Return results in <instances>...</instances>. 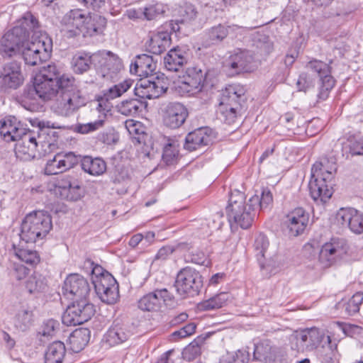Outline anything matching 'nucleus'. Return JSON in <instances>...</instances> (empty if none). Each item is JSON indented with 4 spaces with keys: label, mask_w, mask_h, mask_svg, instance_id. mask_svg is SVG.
Returning a JSON list of instances; mask_svg holds the SVG:
<instances>
[{
    "label": "nucleus",
    "mask_w": 363,
    "mask_h": 363,
    "mask_svg": "<svg viewBox=\"0 0 363 363\" xmlns=\"http://www.w3.org/2000/svg\"><path fill=\"white\" fill-rule=\"evenodd\" d=\"M259 196H252L246 201L244 193L234 190L231 191L226 207V214L230 225H236L242 229L250 228L255 217L258 208Z\"/></svg>",
    "instance_id": "obj_1"
},
{
    "label": "nucleus",
    "mask_w": 363,
    "mask_h": 363,
    "mask_svg": "<svg viewBox=\"0 0 363 363\" xmlns=\"http://www.w3.org/2000/svg\"><path fill=\"white\" fill-rule=\"evenodd\" d=\"M37 21L30 13H27L20 24L8 30L0 41V55L10 58L21 53L30 32L35 27Z\"/></svg>",
    "instance_id": "obj_2"
},
{
    "label": "nucleus",
    "mask_w": 363,
    "mask_h": 363,
    "mask_svg": "<svg viewBox=\"0 0 363 363\" xmlns=\"http://www.w3.org/2000/svg\"><path fill=\"white\" fill-rule=\"evenodd\" d=\"M52 228L50 215L43 211L28 213L21 224V238L26 242H35L43 239Z\"/></svg>",
    "instance_id": "obj_3"
},
{
    "label": "nucleus",
    "mask_w": 363,
    "mask_h": 363,
    "mask_svg": "<svg viewBox=\"0 0 363 363\" xmlns=\"http://www.w3.org/2000/svg\"><path fill=\"white\" fill-rule=\"evenodd\" d=\"M211 72H203L197 67H188L179 82L178 89L182 94L194 95L199 93L206 86H213L210 77Z\"/></svg>",
    "instance_id": "obj_4"
},
{
    "label": "nucleus",
    "mask_w": 363,
    "mask_h": 363,
    "mask_svg": "<svg viewBox=\"0 0 363 363\" xmlns=\"http://www.w3.org/2000/svg\"><path fill=\"white\" fill-rule=\"evenodd\" d=\"M93 65L97 75L106 81L113 80L123 69L121 60L110 51H99L94 53Z\"/></svg>",
    "instance_id": "obj_5"
},
{
    "label": "nucleus",
    "mask_w": 363,
    "mask_h": 363,
    "mask_svg": "<svg viewBox=\"0 0 363 363\" xmlns=\"http://www.w3.org/2000/svg\"><path fill=\"white\" fill-rule=\"evenodd\" d=\"M202 286L201 275L192 267H186L177 273L174 286L180 296L198 294Z\"/></svg>",
    "instance_id": "obj_6"
},
{
    "label": "nucleus",
    "mask_w": 363,
    "mask_h": 363,
    "mask_svg": "<svg viewBox=\"0 0 363 363\" xmlns=\"http://www.w3.org/2000/svg\"><path fill=\"white\" fill-rule=\"evenodd\" d=\"M306 68L315 74L320 78V87L318 99L325 101L335 86V79L331 75V67L329 64L316 59H313L307 62Z\"/></svg>",
    "instance_id": "obj_7"
},
{
    "label": "nucleus",
    "mask_w": 363,
    "mask_h": 363,
    "mask_svg": "<svg viewBox=\"0 0 363 363\" xmlns=\"http://www.w3.org/2000/svg\"><path fill=\"white\" fill-rule=\"evenodd\" d=\"M348 250L345 239L333 238L322 245L319 253L320 262L325 267H330L340 261L347 254Z\"/></svg>",
    "instance_id": "obj_8"
},
{
    "label": "nucleus",
    "mask_w": 363,
    "mask_h": 363,
    "mask_svg": "<svg viewBox=\"0 0 363 363\" xmlns=\"http://www.w3.org/2000/svg\"><path fill=\"white\" fill-rule=\"evenodd\" d=\"M225 67L231 75L251 72L254 69V57L247 50L235 49L226 60Z\"/></svg>",
    "instance_id": "obj_9"
},
{
    "label": "nucleus",
    "mask_w": 363,
    "mask_h": 363,
    "mask_svg": "<svg viewBox=\"0 0 363 363\" xmlns=\"http://www.w3.org/2000/svg\"><path fill=\"white\" fill-rule=\"evenodd\" d=\"M86 14L80 9H73L67 13L60 22V33L67 38L84 36V23Z\"/></svg>",
    "instance_id": "obj_10"
},
{
    "label": "nucleus",
    "mask_w": 363,
    "mask_h": 363,
    "mask_svg": "<svg viewBox=\"0 0 363 363\" xmlns=\"http://www.w3.org/2000/svg\"><path fill=\"white\" fill-rule=\"evenodd\" d=\"M321 337L320 332L317 328L297 330L293 335L291 349L298 353L313 350L320 342Z\"/></svg>",
    "instance_id": "obj_11"
},
{
    "label": "nucleus",
    "mask_w": 363,
    "mask_h": 363,
    "mask_svg": "<svg viewBox=\"0 0 363 363\" xmlns=\"http://www.w3.org/2000/svg\"><path fill=\"white\" fill-rule=\"evenodd\" d=\"M39 138L38 131L35 132L27 129L26 133H23L16 143L14 151L16 157L25 161L30 160L35 157L36 153L38 152Z\"/></svg>",
    "instance_id": "obj_12"
},
{
    "label": "nucleus",
    "mask_w": 363,
    "mask_h": 363,
    "mask_svg": "<svg viewBox=\"0 0 363 363\" xmlns=\"http://www.w3.org/2000/svg\"><path fill=\"white\" fill-rule=\"evenodd\" d=\"M93 285L101 301L108 304H113L116 301L118 296V285L111 274L95 279Z\"/></svg>",
    "instance_id": "obj_13"
},
{
    "label": "nucleus",
    "mask_w": 363,
    "mask_h": 363,
    "mask_svg": "<svg viewBox=\"0 0 363 363\" xmlns=\"http://www.w3.org/2000/svg\"><path fill=\"white\" fill-rule=\"evenodd\" d=\"M56 96L57 99L52 106V109L62 116H69L85 104L84 99L79 94L66 93Z\"/></svg>",
    "instance_id": "obj_14"
},
{
    "label": "nucleus",
    "mask_w": 363,
    "mask_h": 363,
    "mask_svg": "<svg viewBox=\"0 0 363 363\" xmlns=\"http://www.w3.org/2000/svg\"><path fill=\"white\" fill-rule=\"evenodd\" d=\"M79 162V157L72 152L57 153L51 160H48L44 168L46 175H55L62 173L74 167Z\"/></svg>",
    "instance_id": "obj_15"
},
{
    "label": "nucleus",
    "mask_w": 363,
    "mask_h": 363,
    "mask_svg": "<svg viewBox=\"0 0 363 363\" xmlns=\"http://www.w3.org/2000/svg\"><path fill=\"white\" fill-rule=\"evenodd\" d=\"M0 85L1 88L16 89L23 82L21 64L16 61L5 63L0 69Z\"/></svg>",
    "instance_id": "obj_16"
},
{
    "label": "nucleus",
    "mask_w": 363,
    "mask_h": 363,
    "mask_svg": "<svg viewBox=\"0 0 363 363\" xmlns=\"http://www.w3.org/2000/svg\"><path fill=\"white\" fill-rule=\"evenodd\" d=\"M49 45L45 47V43L42 40L25 42L21 53L26 65L30 66L37 65L48 57Z\"/></svg>",
    "instance_id": "obj_17"
},
{
    "label": "nucleus",
    "mask_w": 363,
    "mask_h": 363,
    "mask_svg": "<svg viewBox=\"0 0 363 363\" xmlns=\"http://www.w3.org/2000/svg\"><path fill=\"white\" fill-rule=\"evenodd\" d=\"M171 298L172 296L166 289H156L142 296L138 301V306L143 311L157 312Z\"/></svg>",
    "instance_id": "obj_18"
},
{
    "label": "nucleus",
    "mask_w": 363,
    "mask_h": 363,
    "mask_svg": "<svg viewBox=\"0 0 363 363\" xmlns=\"http://www.w3.org/2000/svg\"><path fill=\"white\" fill-rule=\"evenodd\" d=\"M65 295H70L75 299L87 298L90 292L88 281L78 274H69L65 279L63 286Z\"/></svg>",
    "instance_id": "obj_19"
},
{
    "label": "nucleus",
    "mask_w": 363,
    "mask_h": 363,
    "mask_svg": "<svg viewBox=\"0 0 363 363\" xmlns=\"http://www.w3.org/2000/svg\"><path fill=\"white\" fill-rule=\"evenodd\" d=\"M336 220L352 233H363V213L354 208H341L337 212Z\"/></svg>",
    "instance_id": "obj_20"
},
{
    "label": "nucleus",
    "mask_w": 363,
    "mask_h": 363,
    "mask_svg": "<svg viewBox=\"0 0 363 363\" xmlns=\"http://www.w3.org/2000/svg\"><path fill=\"white\" fill-rule=\"evenodd\" d=\"M269 247V241L264 235L259 234L256 237L254 243L255 257L263 274L269 278L272 267V256L268 252Z\"/></svg>",
    "instance_id": "obj_21"
},
{
    "label": "nucleus",
    "mask_w": 363,
    "mask_h": 363,
    "mask_svg": "<svg viewBox=\"0 0 363 363\" xmlns=\"http://www.w3.org/2000/svg\"><path fill=\"white\" fill-rule=\"evenodd\" d=\"M188 116L185 106L179 102H172L165 108L163 122L169 128H179L184 123Z\"/></svg>",
    "instance_id": "obj_22"
},
{
    "label": "nucleus",
    "mask_w": 363,
    "mask_h": 363,
    "mask_svg": "<svg viewBox=\"0 0 363 363\" xmlns=\"http://www.w3.org/2000/svg\"><path fill=\"white\" fill-rule=\"evenodd\" d=\"M241 28L237 25L230 26L225 23L215 25L205 31L203 45L205 47L217 45L222 43L230 33L237 32Z\"/></svg>",
    "instance_id": "obj_23"
},
{
    "label": "nucleus",
    "mask_w": 363,
    "mask_h": 363,
    "mask_svg": "<svg viewBox=\"0 0 363 363\" xmlns=\"http://www.w3.org/2000/svg\"><path fill=\"white\" fill-rule=\"evenodd\" d=\"M189 50L186 45H178L170 49L164 57L165 68L170 72H179L186 65Z\"/></svg>",
    "instance_id": "obj_24"
},
{
    "label": "nucleus",
    "mask_w": 363,
    "mask_h": 363,
    "mask_svg": "<svg viewBox=\"0 0 363 363\" xmlns=\"http://www.w3.org/2000/svg\"><path fill=\"white\" fill-rule=\"evenodd\" d=\"M214 135L212 130L207 127L198 128L186 136L184 149L194 151L213 143Z\"/></svg>",
    "instance_id": "obj_25"
},
{
    "label": "nucleus",
    "mask_w": 363,
    "mask_h": 363,
    "mask_svg": "<svg viewBox=\"0 0 363 363\" xmlns=\"http://www.w3.org/2000/svg\"><path fill=\"white\" fill-rule=\"evenodd\" d=\"M171 33L164 28L152 33L145 43V49L154 55H160L171 45Z\"/></svg>",
    "instance_id": "obj_26"
},
{
    "label": "nucleus",
    "mask_w": 363,
    "mask_h": 363,
    "mask_svg": "<svg viewBox=\"0 0 363 363\" xmlns=\"http://www.w3.org/2000/svg\"><path fill=\"white\" fill-rule=\"evenodd\" d=\"M309 191L311 198L317 203H326L333 194L331 182L312 177L309 182Z\"/></svg>",
    "instance_id": "obj_27"
},
{
    "label": "nucleus",
    "mask_w": 363,
    "mask_h": 363,
    "mask_svg": "<svg viewBox=\"0 0 363 363\" xmlns=\"http://www.w3.org/2000/svg\"><path fill=\"white\" fill-rule=\"evenodd\" d=\"M309 221V215L302 208H297L286 216V225L291 235L303 233Z\"/></svg>",
    "instance_id": "obj_28"
},
{
    "label": "nucleus",
    "mask_w": 363,
    "mask_h": 363,
    "mask_svg": "<svg viewBox=\"0 0 363 363\" xmlns=\"http://www.w3.org/2000/svg\"><path fill=\"white\" fill-rule=\"evenodd\" d=\"M140 88L142 98L149 99H156L164 94L167 89V83L164 79H160L158 76L152 78L141 79Z\"/></svg>",
    "instance_id": "obj_29"
},
{
    "label": "nucleus",
    "mask_w": 363,
    "mask_h": 363,
    "mask_svg": "<svg viewBox=\"0 0 363 363\" xmlns=\"http://www.w3.org/2000/svg\"><path fill=\"white\" fill-rule=\"evenodd\" d=\"M157 64L153 58L147 55H138L133 63L130 65V72L142 78L147 79L154 77Z\"/></svg>",
    "instance_id": "obj_30"
},
{
    "label": "nucleus",
    "mask_w": 363,
    "mask_h": 363,
    "mask_svg": "<svg viewBox=\"0 0 363 363\" xmlns=\"http://www.w3.org/2000/svg\"><path fill=\"white\" fill-rule=\"evenodd\" d=\"M27 129L15 118H6L1 122L0 134L6 142L19 140Z\"/></svg>",
    "instance_id": "obj_31"
},
{
    "label": "nucleus",
    "mask_w": 363,
    "mask_h": 363,
    "mask_svg": "<svg viewBox=\"0 0 363 363\" xmlns=\"http://www.w3.org/2000/svg\"><path fill=\"white\" fill-rule=\"evenodd\" d=\"M336 169V164L333 160L323 157L313 164L311 177L332 182Z\"/></svg>",
    "instance_id": "obj_32"
},
{
    "label": "nucleus",
    "mask_w": 363,
    "mask_h": 363,
    "mask_svg": "<svg viewBox=\"0 0 363 363\" xmlns=\"http://www.w3.org/2000/svg\"><path fill=\"white\" fill-rule=\"evenodd\" d=\"M79 157L82 169L87 174L92 176H100L106 170V162L100 157L91 156Z\"/></svg>",
    "instance_id": "obj_33"
},
{
    "label": "nucleus",
    "mask_w": 363,
    "mask_h": 363,
    "mask_svg": "<svg viewBox=\"0 0 363 363\" xmlns=\"http://www.w3.org/2000/svg\"><path fill=\"white\" fill-rule=\"evenodd\" d=\"M131 335V333L125 326L113 325L104 335V341L113 347L125 342Z\"/></svg>",
    "instance_id": "obj_34"
},
{
    "label": "nucleus",
    "mask_w": 363,
    "mask_h": 363,
    "mask_svg": "<svg viewBox=\"0 0 363 363\" xmlns=\"http://www.w3.org/2000/svg\"><path fill=\"white\" fill-rule=\"evenodd\" d=\"M33 85L43 101H48L57 94V84L55 81L35 78Z\"/></svg>",
    "instance_id": "obj_35"
},
{
    "label": "nucleus",
    "mask_w": 363,
    "mask_h": 363,
    "mask_svg": "<svg viewBox=\"0 0 363 363\" xmlns=\"http://www.w3.org/2000/svg\"><path fill=\"white\" fill-rule=\"evenodd\" d=\"M106 26V19L98 13L86 16L84 23V37L92 36L102 32Z\"/></svg>",
    "instance_id": "obj_36"
},
{
    "label": "nucleus",
    "mask_w": 363,
    "mask_h": 363,
    "mask_svg": "<svg viewBox=\"0 0 363 363\" xmlns=\"http://www.w3.org/2000/svg\"><path fill=\"white\" fill-rule=\"evenodd\" d=\"M245 89L240 84H230L223 90L220 103L241 104L244 99Z\"/></svg>",
    "instance_id": "obj_37"
},
{
    "label": "nucleus",
    "mask_w": 363,
    "mask_h": 363,
    "mask_svg": "<svg viewBox=\"0 0 363 363\" xmlns=\"http://www.w3.org/2000/svg\"><path fill=\"white\" fill-rule=\"evenodd\" d=\"M94 53L77 52L72 59L71 65L73 72L82 74L87 72L93 65Z\"/></svg>",
    "instance_id": "obj_38"
},
{
    "label": "nucleus",
    "mask_w": 363,
    "mask_h": 363,
    "mask_svg": "<svg viewBox=\"0 0 363 363\" xmlns=\"http://www.w3.org/2000/svg\"><path fill=\"white\" fill-rule=\"evenodd\" d=\"M90 337L91 332L87 328L75 330L69 337L71 350L74 352H80L88 344Z\"/></svg>",
    "instance_id": "obj_39"
},
{
    "label": "nucleus",
    "mask_w": 363,
    "mask_h": 363,
    "mask_svg": "<svg viewBox=\"0 0 363 363\" xmlns=\"http://www.w3.org/2000/svg\"><path fill=\"white\" fill-rule=\"evenodd\" d=\"M66 353L65 344L55 341L50 344L45 354V363H62Z\"/></svg>",
    "instance_id": "obj_40"
},
{
    "label": "nucleus",
    "mask_w": 363,
    "mask_h": 363,
    "mask_svg": "<svg viewBox=\"0 0 363 363\" xmlns=\"http://www.w3.org/2000/svg\"><path fill=\"white\" fill-rule=\"evenodd\" d=\"M144 106V103L138 99H130L121 101L116 106L118 111L125 116H135Z\"/></svg>",
    "instance_id": "obj_41"
},
{
    "label": "nucleus",
    "mask_w": 363,
    "mask_h": 363,
    "mask_svg": "<svg viewBox=\"0 0 363 363\" xmlns=\"http://www.w3.org/2000/svg\"><path fill=\"white\" fill-rule=\"evenodd\" d=\"M72 304L83 323L90 320L95 313L94 306L87 298L75 299Z\"/></svg>",
    "instance_id": "obj_42"
},
{
    "label": "nucleus",
    "mask_w": 363,
    "mask_h": 363,
    "mask_svg": "<svg viewBox=\"0 0 363 363\" xmlns=\"http://www.w3.org/2000/svg\"><path fill=\"white\" fill-rule=\"evenodd\" d=\"M218 111L220 113L222 119L228 124L235 123L238 116L242 111L241 104H224L219 103Z\"/></svg>",
    "instance_id": "obj_43"
},
{
    "label": "nucleus",
    "mask_w": 363,
    "mask_h": 363,
    "mask_svg": "<svg viewBox=\"0 0 363 363\" xmlns=\"http://www.w3.org/2000/svg\"><path fill=\"white\" fill-rule=\"evenodd\" d=\"M57 84V94L73 93L80 94L75 84V79L72 76L62 74L58 76L55 81Z\"/></svg>",
    "instance_id": "obj_44"
},
{
    "label": "nucleus",
    "mask_w": 363,
    "mask_h": 363,
    "mask_svg": "<svg viewBox=\"0 0 363 363\" xmlns=\"http://www.w3.org/2000/svg\"><path fill=\"white\" fill-rule=\"evenodd\" d=\"M25 286L30 294H36L44 291L47 288L46 279L43 275L35 273L27 279Z\"/></svg>",
    "instance_id": "obj_45"
},
{
    "label": "nucleus",
    "mask_w": 363,
    "mask_h": 363,
    "mask_svg": "<svg viewBox=\"0 0 363 363\" xmlns=\"http://www.w3.org/2000/svg\"><path fill=\"white\" fill-rule=\"evenodd\" d=\"M294 127L293 113H286L279 118L275 126V132L280 135H290L291 132L294 133Z\"/></svg>",
    "instance_id": "obj_46"
},
{
    "label": "nucleus",
    "mask_w": 363,
    "mask_h": 363,
    "mask_svg": "<svg viewBox=\"0 0 363 363\" xmlns=\"http://www.w3.org/2000/svg\"><path fill=\"white\" fill-rule=\"evenodd\" d=\"M229 298V294L227 293H220L216 296L202 301L199 304L201 310L210 311L222 308L225 305Z\"/></svg>",
    "instance_id": "obj_47"
},
{
    "label": "nucleus",
    "mask_w": 363,
    "mask_h": 363,
    "mask_svg": "<svg viewBox=\"0 0 363 363\" xmlns=\"http://www.w3.org/2000/svg\"><path fill=\"white\" fill-rule=\"evenodd\" d=\"M179 155V144L177 141L169 140V143L164 147L162 160L167 165L174 164Z\"/></svg>",
    "instance_id": "obj_48"
},
{
    "label": "nucleus",
    "mask_w": 363,
    "mask_h": 363,
    "mask_svg": "<svg viewBox=\"0 0 363 363\" xmlns=\"http://www.w3.org/2000/svg\"><path fill=\"white\" fill-rule=\"evenodd\" d=\"M186 262L193 263L198 265H205L207 261L206 254L201 249L195 247H190L184 255Z\"/></svg>",
    "instance_id": "obj_49"
},
{
    "label": "nucleus",
    "mask_w": 363,
    "mask_h": 363,
    "mask_svg": "<svg viewBox=\"0 0 363 363\" xmlns=\"http://www.w3.org/2000/svg\"><path fill=\"white\" fill-rule=\"evenodd\" d=\"M39 99L40 96L34 85L27 86L21 95V103L27 109H30L31 106L37 104Z\"/></svg>",
    "instance_id": "obj_50"
},
{
    "label": "nucleus",
    "mask_w": 363,
    "mask_h": 363,
    "mask_svg": "<svg viewBox=\"0 0 363 363\" xmlns=\"http://www.w3.org/2000/svg\"><path fill=\"white\" fill-rule=\"evenodd\" d=\"M342 151L351 155H363V139L350 138L342 144Z\"/></svg>",
    "instance_id": "obj_51"
},
{
    "label": "nucleus",
    "mask_w": 363,
    "mask_h": 363,
    "mask_svg": "<svg viewBox=\"0 0 363 363\" xmlns=\"http://www.w3.org/2000/svg\"><path fill=\"white\" fill-rule=\"evenodd\" d=\"M14 254L20 260L28 264H35L40 260L39 256L35 250L14 247Z\"/></svg>",
    "instance_id": "obj_52"
},
{
    "label": "nucleus",
    "mask_w": 363,
    "mask_h": 363,
    "mask_svg": "<svg viewBox=\"0 0 363 363\" xmlns=\"http://www.w3.org/2000/svg\"><path fill=\"white\" fill-rule=\"evenodd\" d=\"M133 82L134 81L130 79H125L123 82L109 88L105 95L110 99L119 97L132 86Z\"/></svg>",
    "instance_id": "obj_53"
},
{
    "label": "nucleus",
    "mask_w": 363,
    "mask_h": 363,
    "mask_svg": "<svg viewBox=\"0 0 363 363\" xmlns=\"http://www.w3.org/2000/svg\"><path fill=\"white\" fill-rule=\"evenodd\" d=\"M363 301V293L357 292L345 304V311L347 315H353L359 310Z\"/></svg>",
    "instance_id": "obj_54"
},
{
    "label": "nucleus",
    "mask_w": 363,
    "mask_h": 363,
    "mask_svg": "<svg viewBox=\"0 0 363 363\" xmlns=\"http://www.w3.org/2000/svg\"><path fill=\"white\" fill-rule=\"evenodd\" d=\"M144 18L147 21L155 19L165 12V6L161 3L150 4L144 9Z\"/></svg>",
    "instance_id": "obj_55"
},
{
    "label": "nucleus",
    "mask_w": 363,
    "mask_h": 363,
    "mask_svg": "<svg viewBox=\"0 0 363 363\" xmlns=\"http://www.w3.org/2000/svg\"><path fill=\"white\" fill-rule=\"evenodd\" d=\"M74 311L75 309L72 304L68 306L62 316V321L64 325L67 326H75L83 324L77 311Z\"/></svg>",
    "instance_id": "obj_56"
},
{
    "label": "nucleus",
    "mask_w": 363,
    "mask_h": 363,
    "mask_svg": "<svg viewBox=\"0 0 363 363\" xmlns=\"http://www.w3.org/2000/svg\"><path fill=\"white\" fill-rule=\"evenodd\" d=\"M60 75L59 69L55 64H50L43 67L35 76V78H40L46 80L56 81Z\"/></svg>",
    "instance_id": "obj_57"
},
{
    "label": "nucleus",
    "mask_w": 363,
    "mask_h": 363,
    "mask_svg": "<svg viewBox=\"0 0 363 363\" xmlns=\"http://www.w3.org/2000/svg\"><path fill=\"white\" fill-rule=\"evenodd\" d=\"M104 124V119L100 118L94 122L86 123H77L75 125L76 132L81 134H88L89 133L96 131L103 127Z\"/></svg>",
    "instance_id": "obj_58"
},
{
    "label": "nucleus",
    "mask_w": 363,
    "mask_h": 363,
    "mask_svg": "<svg viewBox=\"0 0 363 363\" xmlns=\"http://www.w3.org/2000/svg\"><path fill=\"white\" fill-rule=\"evenodd\" d=\"M272 354V347L269 342H262L255 346L254 356L262 361H270Z\"/></svg>",
    "instance_id": "obj_59"
},
{
    "label": "nucleus",
    "mask_w": 363,
    "mask_h": 363,
    "mask_svg": "<svg viewBox=\"0 0 363 363\" xmlns=\"http://www.w3.org/2000/svg\"><path fill=\"white\" fill-rule=\"evenodd\" d=\"M201 352L200 345L197 342L193 341L184 349L182 357L184 359L191 362L198 357Z\"/></svg>",
    "instance_id": "obj_60"
},
{
    "label": "nucleus",
    "mask_w": 363,
    "mask_h": 363,
    "mask_svg": "<svg viewBox=\"0 0 363 363\" xmlns=\"http://www.w3.org/2000/svg\"><path fill=\"white\" fill-rule=\"evenodd\" d=\"M83 195L84 191L82 186L79 182L76 180L62 196L69 201H78L81 199Z\"/></svg>",
    "instance_id": "obj_61"
},
{
    "label": "nucleus",
    "mask_w": 363,
    "mask_h": 363,
    "mask_svg": "<svg viewBox=\"0 0 363 363\" xmlns=\"http://www.w3.org/2000/svg\"><path fill=\"white\" fill-rule=\"evenodd\" d=\"M249 354L246 351L238 350L235 353L228 354L220 363H247Z\"/></svg>",
    "instance_id": "obj_62"
},
{
    "label": "nucleus",
    "mask_w": 363,
    "mask_h": 363,
    "mask_svg": "<svg viewBox=\"0 0 363 363\" xmlns=\"http://www.w3.org/2000/svg\"><path fill=\"white\" fill-rule=\"evenodd\" d=\"M32 312L28 310H22L17 315L16 326L22 330H26L31 324Z\"/></svg>",
    "instance_id": "obj_63"
},
{
    "label": "nucleus",
    "mask_w": 363,
    "mask_h": 363,
    "mask_svg": "<svg viewBox=\"0 0 363 363\" xmlns=\"http://www.w3.org/2000/svg\"><path fill=\"white\" fill-rule=\"evenodd\" d=\"M58 326L59 323L56 320L53 319L48 320L43 323L39 334L44 337H52Z\"/></svg>",
    "instance_id": "obj_64"
}]
</instances>
